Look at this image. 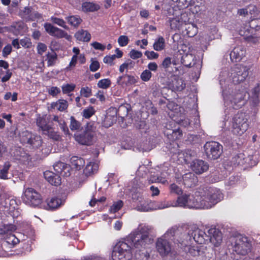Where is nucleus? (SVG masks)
I'll return each instance as SVG.
<instances>
[{"instance_id": "obj_1", "label": "nucleus", "mask_w": 260, "mask_h": 260, "mask_svg": "<svg viewBox=\"0 0 260 260\" xmlns=\"http://www.w3.org/2000/svg\"><path fill=\"white\" fill-rule=\"evenodd\" d=\"M208 235L205 231L199 229L196 225H191L189 228L187 234L182 236L183 239L192 241L193 239L199 244H207L211 242L215 246H218L222 240V233L216 228H210L208 230Z\"/></svg>"}, {"instance_id": "obj_48", "label": "nucleus", "mask_w": 260, "mask_h": 260, "mask_svg": "<svg viewBox=\"0 0 260 260\" xmlns=\"http://www.w3.org/2000/svg\"><path fill=\"white\" fill-rule=\"evenodd\" d=\"M176 3H178V6L180 9H184L191 6L194 2L193 0H178Z\"/></svg>"}, {"instance_id": "obj_4", "label": "nucleus", "mask_w": 260, "mask_h": 260, "mask_svg": "<svg viewBox=\"0 0 260 260\" xmlns=\"http://www.w3.org/2000/svg\"><path fill=\"white\" fill-rule=\"evenodd\" d=\"M223 199V194L216 188H210L207 194L199 198L200 207L209 209L220 202Z\"/></svg>"}, {"instance_id": "obj_3", "label": "nucleus", "mask_w": 260, "mask_h": 260, "mask_svg": "<svg viewBox=\"0 0 260 260\" xmlns=\"http://www.w3.org/2000/svg\"><path fill=\"white\" fill-rule=\"evenodd\" d=\"M54 170L56 173L50 171H46L44 172V176L45 179L51 185L58 186L61 184V178L59 175L69 176L70 168L62 162H59L53 166Z\"/></svg>"}, {"instance_id": "obj_54", "label": "nucleus", "mask_w": 260, "mask_h": 260, "mask_svg": "<svg viewBox=\"0 0 260 260\" xmlns=\"http://www.w3.org/2000/svg\"><path fill=\"white\" fill-rule=\"evenodd\" d=\"M91 88L86 86L84 87H82L80 90V93L81 95L85 97V98H88L90 97L92 95V91H91Z\"/></svg>"}, {"instance_id": "obj_19", "label": "nucleus", "mask_w": 260, "mask_h": 260, "mask_svg": "<svg viewBox=\"0 0 260 260\" xmlns=\"http://www.w3.org/2000/svg\"><path fill=\"white\" fill-rule=\"evenodd\" d=\"M20 242L15 235L12 233L6 235L5 241L2 244L3 250L5 251H11V249L16 246Z\"/></svg>"}, {"instance_id": "obj_30", "label": "nucleus", "mask_w": 260, "mask_h": 260, "mask_svg": "<svg viewBox=\"0 0 260 260\" xmlns=\"http://www.w3.org/2000/svg\"><path fill=\"white\" fill-rule=\"evenodd\" d=\"M133 255L125 253L117 249L113 250L111 254L112 260H131Z\"/></svg>"}, {"instance_id": "obj_45", "label": "nucleus", "mask_w": 260, "mask_h": 260, "mask_svg": "<svg viewBox=\"0 0 260 260\" xmlns=\"http://www.w3.org/2000/svg\"><path fill=\"white\" fill-rule=\"evenodd\" d=\"M255 9V6H249L246 8L245 9H241L238 10V13L240 15H248L249 13L251 15L252 14V12H254Z\"/></svg>"}, {"instance_id": "obj_24", "label": "nucleus", "mask_w": 260, "mask_h": 260, "mask_svg": "<svg viewBox=\"0 0 260 260\" xmlns=\"http://www.w3.org/2000/svg\"><path fill=\"white\" fill-rule=\"evenodd\" d=\"M248 26L249 28H247L244 34L248 38L252 37V35L255 34L256 31L260 29V19L255 18L251 19L248 22Z\"/></svg>"}, {"instance_id": "obj_49", "label": "nucleus", "mask_w": 260, "mask_h": 260, "mask_svg": "<svg viewBox=\"0 0 260 260\" xmlns=\"http://www.w3.org/2000/svg\"><path fill=\"white\" fill-rule=\"evenodd\" d=\"M170 192L177 195H181L183 193L182 189L175 183L171 184L169 186Z\"/></svg>"}, {"instance_id": "obj_60", "label": "nucleus", "mask_w": 260, "mask_h": 260, "mask_svg": "<svg viewBox=\"0 0 260 260\" xmlns=\"http://www.w3.org/2000/svg\"><path fill=\"white\" fill-rule=\"evenodd\" d=\"M115 58L116 55L115 54L112 55H106L104 57L103 61L105 63L112 65L113 64V61Z\"/></svg>"}, {"instance_id": "obj_52", "label": "nucleus", "mask_w": 260, "mask_h": 260, "mask_svg": "<svg viewBox=\"0 0 260 260\" xmlns=\"http://www.w3.org/2000/svg\"><path fill=\"white\" fill-rule=\"evenodd\" d=\"M129 40L127 36L125 35L120 36L118 39L117 42L121 47L126 46L129 43Z\"/></svg>"}, {"instance_id": "obj_33", "label": "nucleus", "mask_w": 260, "mask_h": 260, "mask_svg": "<svg viewBox=\"0 0 260 260\" xmlns=\"http://www.w3.org/2000/svg\"><path fill=\"white\" fill-rule=\"evenodd\" d=\"M249 160V159L246 157L245 154L243 153L237 154L232 159V161L234 165L242 166L245 165V167H247V165L248 164L247 161Z\"/></svg>"}, {"instance_id": "obj_55", "label": "nucleus", "mask_w": 260, "mask_h": 260, "mask_svg": "<svg viewBox=\"0 0 260 260\" xmlns=\"http://www.w3.org/2000/svg\"><path fill=\"white\" fill-rule=\"evenodd\" d=\"M61 90L59 87L56 86H51L48 89V93L49 95L53 97H55L57 95L60 93Z\"/></svg>"}, {"instance_id": "obj_50", "label": "nucleus", "mask_w": 260, "mask_h": 260, "mask_svg": "<svg viewBox=\"0 0 260 260\" xmlns=\"http://www.w3.org/2000/svg\"><path fill=\"white\" fill-rule=\"evenodd\" d=\"M123 203L121 200H119L116 202H114L112 206H111L110 210L111 212L114 213L118 211L123 207Z\"/></svg>"}, {"instance_id": "obj_6", "label": "nucleus", "mask_w": 260, "mask_h": 260, "mask_svg": "<svg viewBox=\"0 0 260 260\" xmlns=\"http://www.w3.org/2000/svg\"><path fill=\"white\" fill-rule=\"evenodd\" d=\"M248 119L244 113L238 112L233 118L232 132L234 134L242 135L248 129Z\"/></svg>"}, {"instance_id": "obj_21", "label": "nucleus", "mask_w": 260, "mask_h": 260, "mask_svg": "<svg viewBox=\"0 0 260 260\" xmlns=\"http://www.w3.org/2000/svg\"><path fill=\"white\" fill-rule=\"evenodd\" d=\"M137 79H138V77H135L134 76L125 74L117 78L116 83L118 85L122 87L127 86L136 83Z\"/></svg>"}, {"instance_id": "obj_32", "label": "nucleus", "mask_w": 260, "mask_h": 260, "mask_svg": "<svg viewBox=\"0 0 260 260\" xmlns=\"http://www.w3.org/2000/svg\"><path fill=\"white\" fill-rule=\"evenodd\" d=\"M100 9V5L93 2H86L82 4V10L84 12H93Z\"/></svg>"}, {"instance_id": "obj_40", "label": "nucleus", "mask_w": 260, "mask_h": 260, "mask_svg": "<svg viewBox=\"0 0 260 260\" xmlns=\"http://www.w3.org/2000/svg\"><path fill=\"white\" fill-rule=\"evenodd\" d=\"M46 56L47 59V66H53L55 64L56 60L57 59V55L56 53L54 52H53V53L48 52Z\"/></svg>"}, {"instance_id": "obj_14", "label": "nucleus", "mask_w": 260, "mask_h": 260, "mask_svg": "<svg viewBox=\"0 0 260 260\" xmlns=\"http://www.w3.org/2000/svg\"><path fill=\"white\" fill-rule=\"evenodd\" d=\"M248 69L245 66L237 67L232 73V80L234 84H239L245 81L248 76Z\"/></svg>"}, {"instance_id": "obj_57", "label": "nucleus", "mask_w": 260, "mask_h": 260, "mask_svg": "<svg viewBox=\"0 0 260 260\" xmlns=\"http://www.w3.org/2000/svg\"><path fill=\"white\" fill-rule=\"evenodd\" d=\"M170 25L172 29L176 30L178 29L180 25V22L175 18H173L170 20Z\"/></svg>"}, {"instance_id": "obj_41", "label": "nucleus", "mask_w": 260, "mask_h": 260, "mask_svg": "<svg viewBox=\"0 0 260 260\" xmlns=\"http://www.w3.org/2000/svg\"><path fill=\"white\" fill-rule=\"evenodd\" d=\"M51 22L64 29H68V26L66 25V21L62 18H59L55 16H52L50 18Z\"/></svg>"}, {"instance_id": "obj_59", "label": "nucleus", "mask_w": 260, "mask_h": 260, "mask_svg": "<svg viewBox=\"0 0 260 260\" xmlns=\"http://www.w3.org/2000/svg\"><path fill=\"white\" fill-rule=\"evenodd\" d=\"M58 124L59 125L60 129L62 131V132L64 133L65 135H67L70 134L68 126H67V124H66L64 120H62L61 121L59 122Z\"/></svg>"}, {"instance_id": "obj_36", "label": "nucleus", "mask_w": 260, "mask_h": 260, "mask_svg": "<svg viewBox=\"0 0 260 260\" xmlns=\"http://www.w3.org/2000/svg\"><path fill=\"white\" fill-rule=\"evenodd\" d=\"M68 23L74 28H78L82 22L80 16L75 15L68 16L66 18Z\"/></svg>"}, {"instance_id": "obj_27", "label": "nucleus", "mask_w": 260, "mask_h": 260, "mask_svg": "<svg viewBox=\"0 0 260 260\" xmlns=\"http://www.w3.org/2000/svg\"><path fill=\"white\" fill-rule=\"evenodd\" d=\"M164 134L168 139L172 142L179 139L182 136V132L179 127L174 129H167Z\"/></svg>"}, {"instance_id": "obj_31", "label": "nucleus", "mask_w": 260, "mask_h": 260, "mask_svg": "<svg viewBox=\"0 0 260 260\" xmlns=\"http://www.w3.org/2000/svg\"><path fill=\"white\" fill-rule=\"evenodd\" d=\"M75 38L78 41L88 42L91 39V35L87 31L83 29H79L74 35Z\"/></svg>"}, {"instance_id": "obj_16", "label": "nucleus", "mask_w": 260, "mask_h": 260, "mask_svg": "<svg viewBox=\"0 0 260 260\" xmlns=\"http://www.w3.org/2000/svg\"><path fill=\"white\" fill-rule=\"evenodd\" d=\"M156 248L161 256L169 254L171 251V246L168 239L161 237L158 238L156 242Z\"/></svg>"}, {"instance_id": "obj_56", "label": "nucleus", "mask_w": 260, "mask_h": 260, "mask_svg": "<svg viewBox=\"0 0 260 260\" xmlns=\"http://www.w3.org/2000/svg\"><path fill=\"white\" fill-rule=\"evenodd\" d=\"M142 53L141 51L132 49L129 52L131 58L133 59H136L141 58L142 56Z\"/></svg>"}, {"instance_id": "obj_28", "label": "nucleus", "mask_w": 260, "mask_h": 260, "mask_svg": "<svg viewBox=\"0 0 260 260\" xmlns=\"http://www.w3.org/2000/svg\"><path fill=\"white\" fill-rule=\"evenodd\" d=\"M99 168V163L96 162H89L83 170V173L87 176H90L96 173Z\"/></svg>"}, {"instance_id": "obj_51", "label": "nucleus", "mask_w": 260, "mask_h": 260, "mask_svg": "<svg viewBox=\"0 0 260 260\" xmlns=\"http://www.w3.org/2000/svg\"><path fill=\"white\" fill-rule=\"evenodd\" d=\"M152 74L151 72L148 70H145L141 73L140 78L144 82H148L151 78Z\"/></svg>"}, {"instance_id": "obj_39", "label": "nucleus", "mask_w": 260, "mask_h": 260, "mask_svg": "<svg viewBox=\"0 0 260 260\" xmlns=\"http://www.w3.org/2000/svg\"><path fill=\"white\" fill-rule=\"evenodd\" d=\"M11 166V164L9 161L4 163L3 168L0 170V179L4 180L8 179V175Z\"/></svg>"}, {"instance_id": "obj_61", "label": "nucleus", "mask_w": 260, "mask_h": 260, "mask_svg": "<svg viewBox=\"0 0 260 260\" xmlns=\"http://www.w3.org/2000/svg\"><path fill=\"white\" fill-rule=\"evenodd\" d=\"M144 54L149 59H156L159 56L157 53H156L153 51H146Z\"/></svg>"}, {"instance_id": "obj_62", "label": "nucleus", "mask_w": 260, "mask_h": 260, "mask_svg": "<svg viewBox=\"0 0 260 260\" xmlns=\"http://www.w3.org/2000/svg\"><path fill=\"white\" fill-rule=\"evenodd\" d=\"M20 44L24 48H29L31 45V42L29 38H25L20 40Z\"/></svg>"}, {"instance_id": "obj_12", "label": "nucleus", "mask_w": 260, "mask_h": 260, "mask_svg": "<svg viewBox=\"0 0 260 260\" xmlns=\"http://www.w3.org/2000/svg\"><path fill=\"white\" fill-rule=\"evenodd\" d=\"M21 141L23 143L29 144L34 148H39L43 143V140L40 136L32 134L28 131L22 133Z\"/></svg>"}, {"instance_id": "obj_7", "label": "nucleus", "mask_w": 260, "mask_h": 260, "mask_svg": "<svg viewBox=\"0 0 260 260\" xmlns=\"http://www.w3.org/2000/svg\"><path fill=\"white\" fill-rule=\"evenodd\" d=\"M24 202L32 207H43L41 195L32 188L28 187L24 192Z\"/></svg>"}, {"instance_id": "obj_11", "label": "nucleus", "mask_w": 260, "mask_h": 260, "mask_svg": "<svg viewBox=\"0 0 260 260\" xmlns=\"http://www.w3.org/2000/svg\"><path fill=\"white\" fill-rule=\"evenodd\" d=\"M177 206L188 208H200L198 199L193 196L183 194L178 196L176 201Z\"/></svg>"}, {"instance_id": "obj_29", "label": "nucleus", "mask_w": 260, "mask_h": 260, "mask_svg": "<svg viewBox=\"0 0 260 260\" xmlns=\"http://www.w3.org/2000/svg\"><path fill=\"white\" fill-rule=\"evenodd\" d=\"M132 246H133V244H132L131 242L128 241L127 238L126 240L120 241L118 243L117 249L120 251L125 252L126 254L128 252L129 254L133 255L132 250L134 248H133V246L132 247Z\"/></svg>"}, {"instance_id": "obj_9", "label": "nucleus", "mask_w": 260, "mask_h": 260, "mask_svg": "<svg viewBox=\"0 0 260 260\" xmlns=\"http://www.w3.org/2000/svg\"><path fill=\"white\" fill-rule=\"evenodd\" d=\"M191 242L188 239L180 238L178 240V246L186 253L192 256H197L202 254L205 247L204 246H191Z\"/></svg>"}, {"instance_id": "obj_2", "label": "nucleus", "mask_w": 260, "mask_h": 260, "mask_svg": "<svg viewBox=\"0 0 260 260\" xmlns=\"http://www.w3.org/2000/svg\"><path fill=\"white\" fill-rule=\"evenodd\" d=\"M247 94L248 93L245 88L239 86L236 87L229 95H225L223 92L225 103L234 109H239L246 104Z\"/></svg>"}, {"instance_id": "obj_53", "label": "nucleus", "mask_w": 260, "mask_h": 260, "mask_svg": "<svg viewBox=\"0 0 260 260\" xmlns=\"http://www.w3.org/2000/svg\"><path fill=\"white\" fill-rule=\"evenodd\" d=\"M91 62L89 66V69L91 72H96L100 69V63L98 60H94L93 58L91 59Z\"/></svg>"}, {"instance_id": "obj_22", "label": "nucleus", "mask_w": 260, "mask_h": 260, "mask_svg": "<svg viewBox=\"0 0 260 260\" xmlns=\"http://www.w3.org/2000/svg\"><path fill=\"white\" fill-rule=\"evenodd\" d=\"M245 53L246 50L242 46H236L230 53V59L233 62H239L245 56Z\"/></svg>"}, {"instance_id": "obj_64", "label": "nucleus", "mask_w": 260, "mask_h": 260, "mask_svg": "<svg viewBox=\"0 0 260 260\" xmlns=\"http://www.w3.org/2000/svg\"><path fill=\"white\" fill-rule=\"evenodd\" d=\"M171 63V58L167 57L164 59L160 66L164 69H167L170 66Z\"/></svg>"}, {"instance_id": "obj_58", "label": "nucleus", "mask_w": 260, "mask_h": 260, "mask_svg": "<svg viewBox=\"0 0 260 260\" xmlns=\"http://www.w3.org/2000/svg\"><path fill=\"white\" fill-rule=\"evenodd\" d=\"M12 50V46L10 44H7L6 45L3 49L2 54L4 57H7V56L11 53Z\"/></svg>"}, {"instance_id": "obj_8", "label": "nucleus", "mask_w": 260, "mask_h": 260, "mask_svg": "<svg viewBox=\"0 0 260 260\" xmlns=\"http://www.w3.org/2000/svg\"><path fill=\"white\" fill-rule=\"evenodd\" d=\"M251 243L248 238L241 235L235 238L233 250L238 254L245 255L251 250Z\"/></svg>"}, {"instance_id": "obj_38", "label": "nucleus", "mask_w": 260, "mask_h": 260, "mask_svg": "<svg viewBox=\"0 0 260 260\" xmlns=\"http://www.w3.org/2000/svg\"><path fill=\"white\" fill-rule=\"evenodd\" d=\"M70 123L69 127L70 129L73 131H78L81 129V123L80 121L77 120L74 116H71Z\"/></svg>"}, {"instance_id": "obj_20", "label": "nucleus", "mask_w": 260, "mask_h": 260, "mask_svg": "<svg viewBox=\"0 0 260 260\" xmlns=\"http://www.w3.org/2000/svg\"><path fill=\"white\" fill-rule=\"evenodd\" d=\"M65 199H61L59 197H53L46 200V204H43V207L48 210H54L58 208L64 204Z\"/></svg>"}, {"instance_id": "obj_13", "label": "nucleus", "mask_w": 260, "mask_h": 260, "mask_svg": "<svg viewBox=\"0 0 260 260\" xmlns=\"http://www.w3.org/2000/svg\"><path fill=\"white\" fill-rule=\"evenodd\" d=\"M45 31L50 36L58 39L65 38L69 40L71 36L64 30L53 26L50 23H45L44 25Z\"/></svg>"}, {"instance_id": "obj_26", "label": "nucleus", "mask_w": 260, "mask_h": 260, "mask_svg": "<svg viewBox=\"0 0 260 260\" xmlns=\"http://www.w3.org/2000/svg\"><path fill=\"white\" fill-rule=\"evenodd\" d=\"M183 184L187 187H193L198 180L197 177L192 173H188L182 176Z\"/></svg>"}, {"instance_id": "obj_23", "label": "nucleus", "mask_w": 260, "mask_h": 260, "mask_svg": "<svg viewBox=\"0 0 260 260\" xmlns=\"http://www.w3.org/2000/svg\"><path fill=\"white\" fill-rule=\"evenodd\" d=\"M191 169L196 174H201L209 169L208 163L203 160L196 159L192 162Z\"/></svg>"}, {"instance_id": "obj_17", "label": "nucleus", "mask_w": 260, "mask_h": 260, "mask_svg": "<svg viewBox=\"0 0 260 260\" xmlns=\"http://www.w3.org/2000/svg\"><path fill=\"white\" fill-rule=\"evenodd\" d=\"M260 86L259 84L251 89V93L249 95L250 106L251 108H254V112L256 113L257 107L260 103Z\"/></svg>"}, {"instance_id": "obj_42", "label": "nucleus", "mask_w": 260, "mask_h": 260, "mask_svg": "<svg viewBox=\"0 0 260 260\" xmlns=\"http://www.w3.org/2000/svg\"><path fill=\"white\" fill-rule=\"evenodd\" d=\"M43 134L48 136L49 138L55 141H58L61 138L60 135L57 132L54 131V129L52 126L50 127V129H49V130L48 131V132H45Z\"/></svg>"}, {"instance_id": "obj_47", "label": "nucleus", "mask_w": 260, "mask_h": 260, "mask_svg": "<svg viewBox=\"0 0 260 260\" xmlns=\"http://www.w3.org/2000/svg\"><path fill=\"white\" fill-rule=\"evenodd\" d=\"M95 111L92 106L85 109L82 112V116L86 119L90 118L95 114Z\"/></svg>"}, {"instance_id": "obj_37", "label": "nucleus", "mask_w": 260, "mask_h": 260, "mask_svg": "<svg viewBox=\"0 0 260 260\" xmlns=\"http://www.w3.org/2000/svg\"><path fill=\"white\" fill-rule=\"evenodd\" d=\"M165 40L162 36H159L157 39L155 40V42L153 45V48L157 51H160L164 50L165 48Z\"/></svg>"}, {"instance_id": "obj_5", "label": "nucleus", "mask_w": 260, "mask_h": 260, "mask_svg": "<svg viewBox=\"0 0 260 260\" xmlns=\"http://www.w3.org/2000/svg\"><path fill=\"white\" fill-rule=\"evenodd\" d=\"M128 241L133 244V248L136 251H141L146 248L150 243V239L148 233L137 231L132 233L128 237Z\"/></svg>"}, {"instance_id": "obj_34", "label": "nucleus", "mask_w": 260, "mask_h": 260, "mask_svg": "<svg viewBox=\"0 0 260 260\" xmlns=\"http://www.w3.org/2000/svg\"><path fill=\"white\" fill-rule=\"evenodd\" d=\"M70 162L73 168L77 170H80L85 164L84 159L77 156H72L70 159Z\"/></svg>"}, {"instance_id": "obj_44", "label": "nucleus", "mask_w": 260, "mask_h": 260, "mask_svg": "<svg viewBox=\"0 0 260 260\" xmlns=\"http://www.w3.org/2000/svg\"><path fill=\"white\" fill-rule=\"evenodd\" d=\"M111 85V81L109 78L101 79L97 84L98 87L102 89H107L110 87Z\"/></svg>"}, {"instance_id": "obj_25", "label": "nucleus", "mask_w": 260, "mask_h": 260, "mask_svg": "<svg viewBox=\"0 0 260 260\" xmlns=\"http://www.w3.org/2000/svg\"><path fill=\"white\" fill-rule=\"evenodd\" d=\"M49 120L46 118V116H39L36 119L37 125L40 128L42 131L43 134L44 132H48V131L50 129V125L49 124Z\"/></svg>"}, {"instance_id": "obj_10", "label": "nucleus", "mask_w": 260, "mask_h": 260, "mask_svg": "<svg viewBox=\"0 0 260 260\" xmlns=\"http://www.w3.org/2000/svg\"><path fill=\"white\" fill-rule=\"evenodd\" d=\"M204 152L208 158L216 159L222 152V146L218 142L209 141L204 146Z\"/></svg>"}, {"instance_id": "obj_63", "label": "nucleus", "mask_w": 260, "mask_h": 260, "mask_svg": "<svg viewBox=\"0 0 260 260\" xmlns=\"http://www.w3.org/2000/svg\"><path fill=\"white\" fill-rule=\"evenodd\" d=\"M47 50V46L42 43H38L37 45V51L38 54L42 55Z\"/></svg>"}, {"instance_id": "obj_18", "label": "nucleus", "mask_w": 260, "mask_h": 260, "mask_svg": "<svg viewBox=\"0 0 260 260\" xmlns=\"http://www.w3.org/2000/svg\"><path fill=\"white\" fill-rule=\"evenodd\" d=\"M93 132L88 129L82 134L75 135V139L81 145L89 146L93 143Z\"/></svg>"}, {"instance_id": "obj_43", "label": "nucleus", "mask_w": 260, "mask_h": 260, "mask_svg": "<svg viewBox=\"0 0 260 260\" xmlns=\"http://www.w3.org/2000/svg\"><path fill=\"white\" fill-rule=\"evenodd\" d=\"M178 229V227L176 225L171 227L170 229H168L162 237L165 239H172V238L175 236Z\"/></svg>"}, {"instance_id": "obj_46", "label": "nucleus", "mask_w": 260, "mask_h": 260, "mask_svg": "<svg viewBox=\"0 0 260 260\" xmlns=\"http://www.w3.org/2000/svg\"><path fill=\"white\" fill-rule=\"evenodd\" d=\"M76 87L75 84H64L62 85V91L63 94H68L73 91Z\"/></svg>"}, {"instance_id": "obj_15", "label": "nucleus", "mask_w": 260, "mask_h": 260, "mask_svg": "<svg viewBox=\"0 0 260 260\" xmlns=\"http://www.w3.org/2000/svg\"><path fill=\"white\" fill-rule=\"evenodd\" d=\"M168 85L173 91H181L185 88L186 84L178 75H172L169 79Z\"/></svg>"}, {"instance_id": "obj_35", "label": "nucleus", "mask_w": 260, "mask_h": 260, "mask_svg": "<svg viewBox=\"0 0 260 260\" xmlns=\"http://www.w3.org/2000/svg\"><path fill=\"white\" fill-rule=\"evenodd\" d=\"M68 107V102L63 99H59L55 102L51 104L52 109H57L59 111H64Z\"/></svg>"}]
</instances>
